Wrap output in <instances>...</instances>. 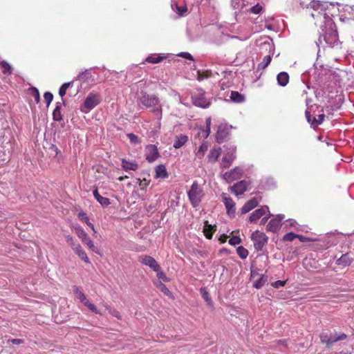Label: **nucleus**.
<instances>
[{
  "mask_svg": "<svg viewBox=\"0 0 354 354\" xmlns=\"http://www.w3.org/2000/svg\"><path fill=\"white\" fill-rule=\"evenodd\" d=\"M300 4L303 7H310L315 10V12L311 14V16L320 21L324 22L321 25L322 35L318 39L317 46L320 45L325 48L326 46L333 48L339 44L338 35L336 30L335 23L333 21L331 17L325 12V4L320 1H311L303 2L301 1Z\"/></svg>",
  "mask_w": 354,
  "mask_h": 354,
  "instance_id": "nucleus-1",
  "label": "nucleus"
},
{
  "mask_svg": "<svg viewBox=\"0 0 354 354\" xmlns=\"http://www.w3.org/2000/svg\"><path fill=\"white\" fill-rule=\"evenodd\" d=\"M138 104L140 107L149 109L156 117L158 121L162 118V108L159 97L154 94L142 93L138 100Z\"/></svg>",
  "mask_w": 354,
  "mask_h": 354,
  "instance_id": "nucleus-2",
  "label": "nucleus"
},
{
  "mask_svg": "<svg viewBox=\"0 0 354 354\" xmlns=\"http://www.w3.org/2000/svg\"><path fill=\"white\" fill-rule=\"evenodd\" d=\"M187 196L192 205L197 207L204 196L203 189L197 181H194L190 189L187 192Z\"/></svg>",
  "mask_w": 354,
  "mask_h": 354,
  "instance_id": "nucleus-3",
  "label": "nucleus"
},
{
  "mask_svg": "<svg viewBox=\"0 0 354 354\" xmlns=\"http://www.w3.org/2000/svg\"><path fill=\"white\" fill-rule=\"evenodd\" d=\"M226 152L223 156L220 165L223 169L229 168L236 159V147L235 145L228 144L224 146Z\"/></svg>",
  "mask_w": 354,
  "mask_h": 354,
  "instance_id": "nucleus-4",
  "label": "nucleus"
},
{
  "mask_svg": "<svg viewBox=\"0 0 354 354\" xmlns=\"http://www.w3.org/2000/svg\"><path fill=\"white\" fill-rule=\"evenodd\" d=\"M101 101V97L98 94L91 93L86 97L84 104L80 110L83 113H88L94 109Z\"/></svg>",
  "mask_w": 354,
  "mask_h": 354,
  "instance_id": "nucleus-5",
  "label": "nucleus"
},
{
  "mask_svg": "<svg viewBox=\"0 0 354 354\" xmlns=\"http://www.w3.org/2000/svg\"><path fill=\"white\" fill-rule=\"evenodd\" d=\"M73 292L75 297L80 300L84 306H86L91 312L101 315L100 310H97V307L91 303L84 292L77 286L73 287Z\"/></svg>",
  "mask_w": 354,
  "mask_h": 354,
  "instance_id": "nucleus-6",
  "label": "nucleus"
},
{
  "mask_svg": "<svg viewBox=\"0 0 354 354\" xmlns=\"http://www.w3.org/2000/svg\"><path fill=\"white\" fill-rule=\"evenodd\" d=\"M251 239L254 243L255 250L261 251L268 243V238L263 232L257 230L252 234Z\"/></svg>",
  "mask_w": 354,
  "mask_h": 354,
  "instance_id": "nucleus-7",
  "label": "nucleus"
},
{
  "mask_svg": "<svg viewBox=\"0 0 354 354\" xmlns=\"http://www.w3.org/2000/svg\"><path fill=\"white\" fill-rule=\"evenodd\" d=\"M74 230L77 236L82 240V243L86 245L93 252L97 253V248L94 245L93 242L88 236L84 229L80 226H75Z\"/></svg>",
  "mask_w": 354,
  "mask_h": 354,
  "instance_id": "nucleus-8",
  "label": "nucleus"
},
{
  "mask_svg": "<svg viewBox=\"0 0 354 354\" xmlns=\"http://www.w3.org/2000/svg\"><path fill=\"white\" fill-rule=\"evenodd\" d=\"M261 46V48H264L266 50L269 51V54L266 55L263 57V61L261 62H260L258 65L259 68L264 69L270 64V63L271 62V59H272L271 53H273L274 46L272 43L268 42V41L262 43Z\"/></svg>",
  "mask_w": 354,
  "mask_h": 354,
  "instance_id": "nucleus-9",
  "label": "nucleus"
},
{
  "mask_svg": "<svg viewBox=\"0 0 354 354\" xmlns=\"http://www.w3.org/2000/svg\"><path fill=\"white\" fill-rule=\"evenodd\" d=\"M193 103L194 105L205 109L209 106L210 101L205 96V93L201 90L198 91L192 96Z\"/></svg>",
  "mask_w": 354,
  "mask_h": 354,
  "instance_id": "nucleus-10",
  "label": "nucleus"
},
{
  "mask_svg": "<svg viewBox=\"0 0 354 354\" xmlns=\"http://www.w3.org/2000/svg\"><path fill=\"white\" fill-rule=\"evenodd\" d=\"M232 128V126H229L228 124H220L218 127V130L216 135V142L220 144L223 142L226 138L230 134V131Z\"/></svg>",
  "mask_w": 354,
  "mask_h": 354,
  "instance_id": "nucleus-11",
  "label": "nucleus"
},
{
  "mask_svg": "<svg viewBox=\"0 0 354 354\" xmlns=\"http://www.w3.org/2000/svg\"><path fill=\"white\" fill-rule=\"evenodd\" d=\"M145 155L149 162H153L160 156L158 148L154 145H149L145 147Z\"/></svg>",
  "mask_w": 354,
  "mask_h": 354,
  "instance_id": "nucleus-12",
  "label": "nucleus"
},
{
  "mask_svg": "<svg viewBox=\"0 0 354 354\" xmlns=\"http://www.w3.org/2000/svg\"><path fill=\"white\" fill-rule=\"evenodd\" d=\"M139 261L145 266H149L151 270L155 272H158L160 270V266L158 262L151 256L142 255L139 257Z\"/></svg>",
  "mask_w": 354,
  "mask_h": 354,
  "instance_id": "nucleus-13",
  "label": "nucleus"
},
{
  "mask_svg": "<svg viewBox=\"0 0 354 354\" xmlns=\"http://www.w3.org/2000/svg\"><path fill=\"white\" fill-rule=\"evenodd\" d=\"M243 170L241 167H236L233 169L225 172L223 174V178L227 183H232L236 180H238L242 177Z\"/></svg>",
  "mask_w": 354,
  "mask_h": 354,
  "instance_id": "nucleus-14",
  "label": "nucleus"
},
{
  "mask_svg": "<svg viewBox=\"0 0 354 354\" xmlns=\"http://www.w3.org/2000/svg\"><path fill=\"white\" fill-rule=\"evenodd\" d=\"M221 198L227 209V215L231 217L234 216L235 214V203L233 201L232 198L225 193L221 194Z\"/></svg>",
  "mask_w": 354,
  "mask_h": 354,
  "instance_id": "nucleus-15",
  "label": "nucleus"
},
{
  "mask_svg": "<svg viewBox=\"0 0 354 354\" xmlns=\"http://www.w3.org/2000/svg\"><path fill=\"white\" fill-rule=\"evenodd\" d=\"M285 218L283 214H278L274 218L271 219L267 225V230L276 232L280 228L281 221Z\"/></svg>",
  "mask_w": 354,
  "mask_h": 354,
  "instance_id": "nucleus-16",
  "label": "nucleus"
},
{
  "mask_svg": "<svg viewBox=\"0 0 354 354\" xmlns=\"http://www.w3.org/2000/svg\"><path fill=\"white\" fill-rule=\"evenodd\" d=\"M266 213H269V208L268 206L264 205L259 209L254 211L250 216L249 220L250 222H255L260 218H261Z\"/></svg>",
  "mask_w": 354,
  "mask_h": 354,
  "instance_id": "nucleus-17",
  "label": "nucleus"
},
{
  "mask_svg": "<svg viewBox=\"0 0 354 354\" xmlns=\"http://www.w3.org/2000/svg\"><path fill=\"white\" fill-rule=\"evenodd\" d=\"M247 181L241 180L231 187L230 189L234 194H235L236 196H239L243 194L247 190Z\"/></svg>",
  "mask_w": 354,
  "mask_h": 354,
  "instance_id": "nucleus-18",
  "label": "nucleus"
},
{
  "mask_svg": "<svg viewBox=\"0 0 354 354\" xmlns=\"http://www.w3.org/2000/svg\"><path fill=\"white\" fill-rule=\"evenodd\" d=\"M221 154V149L220 147L212 149L208 155L207 160L210 163H215Z\"/></svg>",
  "mask_w": 354,
  "mask_h": 354,
  "instance_id": "nucleus-19",
  "label": "nucleus"
},
{
  "mask_svg": "<svg viewBox=\"0 0 354 354\" xmlns=\"http://www.w3.org/2000/svg\"><path fill=\"white\" fill-rule=\"evenodd\" d=\"M259 204V201L257 198H253L248 201L241 208L242 214H246L257 207Z\"/></svg>",
  "mask_w": 354,
  "mask_h": 354,
  "instance_id": "nucleus-20",
  "label": "nucleus"
},
{
  "mask_svg": "<svg viewBox=\"0 0 354 354\" xmlns=\"http://www.w3.org/2000/svg\"><path fill=\"white\" fill-rule=\"evenodd\" d=\"M156 175L155 177L156 178H166L168 177V173L167 171L166 167L164 165H158L155 168Z\"/></svg>",
  "mask_w": 354,
  "mask_h": 354,
  "instance_id": "nucleus-21",
  "label": "nucleus"
},
{
  "mask_svg": "<svg viewBox=\"0 0 354 354\" xmlns=\"http://www.w3.org/2000/svg\"><path fill=\"white\" fill-rule=\"evenodd\" d=\"M93 196L97 201L104 207H106L110 205V200L108 198L102 196L99 192L97 189H95L93 192Z\"/></svg>",
  "mask_w": 354,
  "mask_h": 354,
  "instance_id": "nucleus-22",
  "label": "nucleus"
},
{
  "mask_svg": "<svg viewBox=\"0 0 354 354\" xmlns=\"http://www.w3.org/2000/svg\"><path fill=\"white\" fill-rule=\"evenodd\" d=\"M73 250L74 252L79 256V257L82 259L85 263H89L90 260L87 257L86 252L82 250V247L80 244H77V245H74Z\"/></svg>",
  "mask_w": 354,
  "mask_h": 354,
  "instance_id": "nucleus-23",
  "label": "nucleus"
},
{
  "mask_svg": "<svg viewBox=\"0 0 354 354\" xmlns=\"http://www.w3.org/2000/svg\"><path fill=\"white\" fill-rule=\"evenodd\" d=\"M187 141H188V137L186 135L180 134V135L176 136L173 146L175 149H180Z\"/></svg>",
  "mask_w": 354,
  "mask_h": 354,
  "instance_id": "nucleus-24",
  "label": "nucleus"
},
{
  "mask_svg": "<svg viewBox=\"0 0 354 354\" xmlns=\"http://www.w3.org/2000/svg\"><path fill=\"white\" fill-rule=\"evenodd\" d=\"M121 166L125 171H136L138 168V165L136 162H130L125 159H122Z\"/></svg>",
  "mask_w": 354,
  "mask_h": 354,
  "instance_id": "nucleus-25",
  "label": "nucleus"
},
{
  "mask_svg": "<svg viewBox=\"0 0 354 354\" xmlns=\"http://www.w3.org/2000/svg\"><path fill=\"white\" fill-rule=\"evenodd\" d=\"M92 75L91 69H86L84 71H82L78 74L75 80H80L82 83L88 82L90 79H91Z\"/></svg>",
  "mask_w": 354,
  "mask_h": 354,
  "instance_id": "nucleus-26",
  "label": "nucleus"
},
{
  "mask_svg": "<svg viewBox=\"0 0 354 354\" xmlns=\"http://www.w3.org/2000/svg\"><path fill=\"white\" fill-rule=\"evenodd\" d=\"M278 84L281 86H285L289 82V75L286 72H281L277 76Z\"/></svg>",
  "mask_w": 354,
  "mask_h": 354,
  "instance_id": "nucleus-27",
  "label": "nucleus"
},
{
  "mask_svg": "<svg viewBox=\"0 0 354 354\" xmlns=\"http://www.w3.org/2000/svg\"><path fill=\"white\" fill-rule=\"evenodd\" d=\"M171 6L172 9L176 12L180 16L184 15L187 12V8L186 6H179L175 0L171 1Z\"/></svg>",
  "mask_w": 354,
  "mask_h": 354,
  "instance_id": "nucleus-28",
  "label": "nucleus"
},
{
  "mask_svg": "<svg viewBox=\"0 0 354 354\" xmlns=\"http://www.w3.org/2000/svg\"><path fill=\"white\" fill-rule=\"evenodd\" d=\"M319 338L322 343L326 344L328 347H330L333 344V337H330L326 333H322L319 335Z\"/></svg>",
  "mask_w": 354,
  "mask_h": 354,
  "instance_id": "nucleus-29",
  "label": "nucleus"
},
{
  "mask_svg": "<svg viewBox=\"0 0 354 354\" xmlns=\"http://www.w3.org/2000/svg\"><path fill=\"white\" fill-rule=\"evenodd\" d=\"M208 143L207 142H203L201 145L200 147H198V149H197V151H196V156L198 158H202L204 157L206 151H207L208 149Z\"/></svg>",
  "mask_w": 354,
  "mask_h": 354,
  "instance_id": "nucleus-30",
  "label": "nucleus"
},
{
  "mask_svg": "<svg viewBox=\"0 0 354 354\" xmlns=\"http://www.w3.org/2000/svg\"><path fill=\"white\" fill-rule=\"evenodd\" d=\"M156 287L165 295L169 297H172L171 292L167 288V286L161 281H158L155 283Z\"/></svg>",
  "mask_w": 354,
  "mask_h": 354,
  "instance_id": "nucleus-31",
  "label": "nucleus"
},
{
  "mask_svg": "<svg viewBox=\"0 0 354 354\" xmlns=\"http://www.w3.org/2000/svg\"><path fill=\"white\" fill-rule=\"evenodd\" d=\"M286 227H293L297 231H303L304 226L300 225L294 219H288L286 220Z\"/></svg>",
  "mask_w": 354,
  "mask_h": 354,
  "instance_id": "nucleus-32",
  "label": "nucleus"
},
{
  "mask_svg": "<svg viewBox=\"0 0 354 354\" xmlns=\"http://www.w3.org/2000/svg\"><path fill=\"white\" fill-rule=\"evenodd\" d=\"M351 263V260L348 254H342L341 257L337 260V264L339 266H346L350 265Z\"/></svg>",
  "mask_w": 354,
  "mask_h": 354,
  "instance_id": "nucleus-33",
  "label": "nucleus"
},
{
  "mask_svg": "<svg viewBox=\"0 0 354 354\" xmlns=\"http://www.w3.org/2000/svg\"><path fill=\"white\" fill-rule=\"evenodd\" d=\"M0 67L2 73L5 75H10L12 72V66L6 61H1L0 62Z\"/></svg>",
  "mask_w": 354,
  "mask_h": 354,
  "instance_id": "nucleus-34",
  "label": "nucleus"
},
{
  "mask_svg": "<svg viewBox=\"0 0 354 354\" xmlns=\"http://www.w3.org/2000/svg\"><path fill=\"white\" fill-rule=\"evenodd\" d=\"M230 99L232 100V101L236 103H241L244 101L245 97L238 91H232L230 93Z\"/></svg>",
  "mask_w": 354,
  "mask_h": 354,
  "instance_id": "nucleus-35",
  "label": "nucleus"
},
{
  "mask_svg": "<svg viewBox=\"0 0 354 354\" xmlns=\"http://www.w3.org/2000/svg\"><path fill=\"white\" fill-rule=\"evenodd\" d=\"M53 120L56 121H61L62 115L61 113V103L57 102L55 109L53 112Z\"/></svg>",
  "mask_w": 354,
  "mask_h": 354,
  "instance_id": "nucleus-36",
  "label": "nucleus"
},
{
  "mask_svg": "<svg viewBox=\"0 0 354 354\" xmlns=\"http://www.w3.org/2000/svg\"><path fill=\"white\" fill-rule=\"evenodd\" d=\"M164 58H165L164 56H160V55H151L145 59V62L151 63V64H157V63H159L161 61H162Z\"/></svg>",
  "mask_w": 354,
  "mask_h": 354,
  "instance_id": "nucleus-37",
  "label": "nucleus"
},
{
  "mask_svg": "<svg viewBox=\"0 0 354 354\" xmlns=\"http://www.w3.org/2000/svg\"><path fill=\"white\" fill-rule=\"evenodd\" d=\"M267 277L264 274L261 275L259 279H257L253 284V286L257 289L261 288L267 281Z\"/></svg>",
  "mask_w": 354,
  "mask_h": 354,
  "instance_id": "nucleus-38",
  "label": "nucleus"
},
{
  "mask_svg": "<svg viewBox=\"0 0 354 354\" xmlns=\"http://www.w3.org/2000/svg\"><path fill=\"white\" fill-rule=\"evenodd\" d=\"M73 82H66L63 84L59 90V95L63 97L66 93V90L73 86Z\"/></svg>",
  "mask_w": 354,
  "mask_h": 354,
  "instance_id": "nucleus-39",
  "label": "nucleus"
},
{
  "mask_svg": "<svg viewBox=\"0 0 354 354\" xmlns=\"http://www.w3.org/2000/svg\"><path fill=\"white\" fill-rule=\"evenodd\" d=\"M201 293L203 297V298L205 299V301L207 302V304L212 306V301L211 299V297L205 288H201Z\"/></svg>",
  "mask_w": 354,
  "mask_h": 354,
  "instance_id": "nucleus-40",
  "label": "nucleus"
},
{
  "mask_svg": "<svg viewBox=\"0 0 354 354\" xmlns=\"http://www.w3.org/2000/svg\"><path fill=\"white\" fill-rule=\"evenodd\" d=\"M236 252L241 259H244L248 256V251L243 246H239Z\"/></svg>",
  "mask_w": 354,
  "mask_h": 354,
  "instance_id": "nucleus-41",
  "label": "nucleus"
},
{
  "mask_svg": "<svg viewBox=\"0 0 354 354\" xmlns=\"http://www.w3.org/2000/svg\"><path fill=\"white\" fill-rule=\"evenodd\" d=\"M324 118H325L324 114H319L317 115V118L314 117L313 119V121H312V125L314 127H317V126L321 124L323 122Z\"/></svg>",
  "mask_w": 354,
  "mask_h": 354,
  "instance_id": "nucleus-42",
  "label": "nucleus"
},
{
  "mask_svg": "<svg viewBox=\"0 0 354 354\" xmlns=\"http://www.w3.org/2000/svg\"><path fill=\"white\" fill-rule=\"evenodd\" d=\"M231 5L236 10H239L243 8V0H232Z\"/></svg>",
  "mask_w": 354,
  "mask_h": 354,
  "instance_id": "nucleus-43",
  "label": "nucleus"
},
{
  "mask_svg": "<svg viewBox=\"0 0 354 354\" xmlns=\"http://www.w3.org/2000/svg\"><path fill=\"white\" fill-rule=\"evenodd\" d=\"M30 93L34 97L35 102L38 104L40 100V95L37 88L32 87L30 88Z\"/></svg>",
  "mask_w": 354,
  "mask_h": 354,
  "instance_id": "nucleus-44",
  "label": "nucleus"
},
{
  "mask_svg": "<svg viewBox=\"0 0 354 354\" xmlns=\"http://www.w3.org/2000/svg\"><path fill=\"white\" fill-rule=\"evenodd\" d=\"M297 236V234L293 233V232H289V233H287L286 234L283 238H282V240L283 241H289V242H291L292 241L295 239H296Z\"/></svg>",
  "mask_w": 354,
  "mask_h": 354,
  "instance_id": "nucleus-45",
  "label": "nucleus"
},
{
  "mask_svg": "<svg viewBox=\"0 0 354 354\" xmlns=\"http://www.w3.org/2000/svg\"><path fill=\"white\" fill-rule=\"evenodd\" d=\"M127 137L132 144L137 145L140 142L139 138L133 133H128Z\"/></svg>",
  "mask_w": 354,
  "mask_h": 354,
  "instance_id": "nucleus-46",
  "label": "nucleus"
},
{
  "mask_svg": "<svg viewBox=\"0 0 354 354\" xmlns=\"http://www.w3.org/2000/svg\"><path fill=\"white\" fill-rule=\"evenodd\" d=\"M106 310H108V312L111 315H113V317L118 318V319H121L122 317L120 315V313L115 310V309H112L111 308H110L109 306H106Z\"/></svg>",
  "mask_w": 354,
  "mask_h": 354,
  "instance_id": "nucleus-47",
  "label": "nucleus"
},
{
  "mask_svg": "<svg viewBox=\"0 0 354 354\" xmlns=\"http://www.w3.org/2000/svg\"><path fill=\"white\" fill-rule=\"evenodd\" d=\"M44 100L46 101L47 104V106H48L50 104V102L53 101V95L50 92H46L44 95Z\"/></svg>",
  "mask_w": 354,
  "mask_h": 354,
  "instance_id": "nucleus-48",
  "label": "nucleus"
},
{
  "mask_svg": "<svg viewBox=\"0 0 354 354\" xmlns=\"http://www.w3.org/2000/svg\"><path fill=\"white\" fill-rule=\"evenodd\" d=\"M262 10H263L262 6H261L260 4L257 3V5L252 6L250 8V12L252 13H254V14H259V13H260L261 12Z\"/></svg>",
  "mask_w": 354,
  "mask_h": 354,
  "instance_id": "nucleus-49",
  "label": "nucleus"
},
{
  "mask_svg": "<svg viewBox=\"0 0 354 354\" xmlns=\"http://www.w3.org/2000/svg\"><path fill=\"white\" fill-rule=\"evenodd\" d=\"M241 242L240 237L234 236L229 240V244L231 245H236Z\"/></svg>",
  "mask_w": 354,
  "mask_h": 354,
  "instance_id": "nucleus-50",
  "label": "nucleus"
},
{
  "mask_svg": "<svg viewBox=\"0 0 354 354\" xmlns=\"http://www.w3.org/2000/svg\"><path fill=\"white\" fill-rule=\"evenodd\" d=\"M347 338V335L345 333H339L337 335L333 337V342H337L338 341L344 340Z\"/></svg>",
  "mask_w": 354,
  "mask_h": 354,
  "instance_id": "nucleus-51",
  "label": "nucleus"
},
{
  "mask_svg": "<svg viewBox=\"0 0 354 354\" xmlns=\"http://www.w3.org/2000/svg\"><path fill=\"white\" fill-rule=\"evenodd\" d=\"M65 238L67 243H68L72 248H73L74 245H77V244L75 243L74 239L71 236L66 235Z\"/></svg>",
  "mask_w": 354,
  "mask_h": 354,
  "instance_id": "nucleus-52",
  "label": "nucleus"
},
{
  "mask_svg": "<svg viewBox=\"0 0 354 354\" xmlns=\"http://www.w3.org/2000/svg\"><path fill=\"white\" fill-rule=\"evenodd\" d=\"M65 238L67 243H68L72 248H73L74 245H77V244L75 243L74 239L71 236L66 235Z\"/></svg>",
  "mask_w": 354,
  "mask_h": 354,
  "instance_id": "nucleus-53",
  "label": "nucleus"
},
{
  "mask_svg": "<svg viewBox=\"0 0 354 354\" xmlns=\"http://www.w3.org/2000/svg\"><path fill=\"white\" fill-rule=\"evenodd\" d=\"M178 56L182 57L185 59H189V60H194V58L192 55L187 52H183L178 54Z\"/></svg>",
  "mask_w": 354,
  "mask_h": 354,
  "instance_id": "nucleus-54",
  "label": "nucleus"
},
{
  "mask_svg": "<svg viewBox=\"0 0 354 354\" xmlns=\"http://www.w3.org/2000/svg\"><path fill=\"white\" fill-rule=\"evenodd\" d=\"M286 281H280V280H278V281H274L273 283H272V286L274 288H279L280 287H283L284 286V285L286 284Z\"/></svg>",
  "mask_w": 354,
  "mask_h": 354,
  "instance_id": "nucleus-55",
  "label": "nucleus"
},
{
  "mask_svg": "<svg viewBox=\"0 0 354 354\" xmlns=\"http://www.w3.org/2000/svg\"><path fill=\"white\" fill-rule=\"evenodd\" d=\"M210 133V127H206L201 132V136L204 138H207Z\"/></svg>",
  "mask_w": 354,
  "mask_h": 354,
  "instance_id": "nucleus-56",
  "label": "nucleus"
},
{
  "mask_svg": "<svg viewBox=\"0 0 354 354\" xmlns=\"http://www.w3.org/2000/svg\"><path fill=\"white\" fill-rule=\"evenodd\" d=\"M157 272H158L157 273V277H158V279H162L165 281H168V279H167V276L165 275V274L163 272H161V271L159 270Z\"/></svg>",
  "mask_w": 354,
  "mask_h": 354,
  "instance_id": "nucleus-57",
  "label": "nucleus"
},
{
  "mask_svg": "<svg viewBox=\"0 0 354 354\" xmlns=\"http://www.w3.org/2000/svg\"><path fill=\"white\" fill-rule=\"evenodd\" d=\"M306 118L307 119V121L312 124L313 120L311 118V115L308 111H306Z\"/></svg>",
  "mask_w": 354,
  "mask_h": 354,
  "instance_id": "nucleus-58",
  "label": "nucleus"
},
{
  "mask_svg": "<svg viewBox=\"0 0 354 354\" xmlns=\"http://www.w3.org/2000/svg\"><path fill=\"white\" fill-rule=\"evenodd\" d=\"M297 238H298L299 239V241H301V242H306V241H310L309 239H308L307 237L304 236L302 235H298L297 234Z\"/></svg>",
  "mask_w": 354,
  "mask_h": 354,
  "instance_id": "nucleus-59",
  "label": "nucleus"
},
{
  "mask_svg": "<svg viewBox=\"0 0 354 354\" xmlns=\"http://www.w3.org/2000/svg\"><path fill=\"white\" fill-rule=\"evenodd\" d=\"M271 216L270 213L269 212L268 216H264L261 221V225H264L268 220L269 217Z\"/></svg>",
  "mask_w": 354,
  "mask_h": 354,
  "instance_id": "nucleus-60",
  "label": "nucleus"
},
{
  "mask_svg": "<svg viewBox=\"0 0 354 354\" xmlns=\"http://www.w3.org/2000/svg\"><path fill=\"white\" fill-rule=\"evenodd\" d=\"M11 342L13 344H21L23 343V340L21 339H11Z\"/></svg>",
  "mask_w": 354,
  "mask_h": 354,
  "instance_id": "nucleus-61",
  "label": "nucleus"
},
{
  "mask_svg": "<svg viewBox=\"0 0 354 354\" xmlns=\"http://www.w3.org/2000/svg\"><path fill=\"white\" fill-rule=\"evenodd\" d=\"M210 3V0H201L200 3V6L203 8L207 5V3Z\"/></svg>",
  "mask_w": 354,
  "mask_h": 354,
  "instance_id": "nucleus-62",
  "label": "nucleus"
},
{
  "mask_svg": "<svg viewBox=\"0 0 354 354\" xmlns=\"http://www.w3.org/2000/svg\"><path fill=\"white\" fill-rule=\"evenodd\" d=\"M211 126V118H207L206 119V127H210Z\"/></svg>",
  "mask_w": 354,
  "mask_h": 354,
  "instance_id": "nucleus-63",
  "label": "nucleus"
},
{
  "mask_svg": "<svg viewBox=\"0 0 354 354\" xmlns=\"http://www.w3.org/2000/svg\"><path fill=\"white\" fill-rule=\"evenodd\" d=\"M88 227H90L93 230V231L94 234H95V233H96V231L95 230V227H94L93 224H92V223L90 222V223L88 224Z\"/></svg>",
  "mask_w": 354,
  "mask_h": 354,
  "instance_id": "nucleus-64",
  "label": "nucleus"
}]
</instances>
